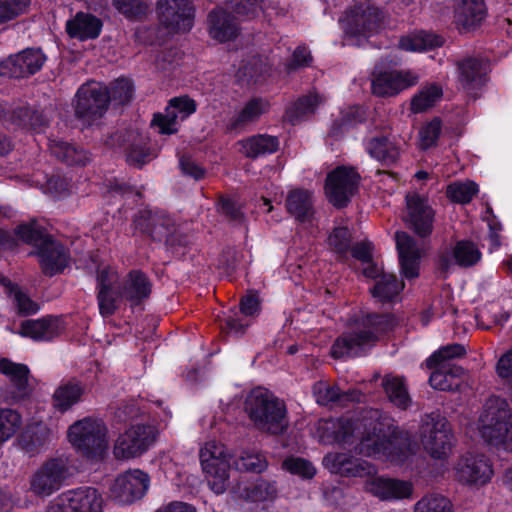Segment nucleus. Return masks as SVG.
I'll return each mask as SVG.
<instances>
[{
  "mask_svg": "<svg viewBox=\"0 0 512 512\" xmlns=\"http://www.w3.org/2000/svg\"><path fill=\"white\" fill-rule=\"evenodd\" d=\"M419 436L424 450L434 459L447 458L453 447L449 422L439 413H430L421 419Z\"/></svg>",
  "mask_w": 512,
  "mask_h": 512,
  "instance_id": "423d86ee",
  "label": "nucleus"
},
{
  "mask_svg": "<svg viewBox=\"0 0 512 512\" xmlns=\"http://www.w3.org/2000/svg\"><path fill=\"white\" fill-rule=\"evenodd\" d=\"M478 190V185L473 181H457L447 186L446 195L452 202L467 204L472 201Z\"/></svg>",
  "mask_w": 512,
  "mask_h": 512,
  "instance_id": "603ef678",
  "label": "nucleus"
},
{
  "mask_svg": "<svg viewBox=\"0 0 512 512\" xmlns=\"http://www.w3.org/2000/svg\"><path fill=\"white\" fill-rule=\"evenodd\" d=\"M235 465L240 471L261 473L267 468L268 463L262 454L246 451L236 460Z\"/></svg>",
  "mask_w": 512,
  "mask_h": 512,
  "instance_id": "bf43d9fd",
  "label": "nucleus"
},
{
  "mask_svg": "<svg viewBox=\"0 0 512 512\" xmlns=\"http://www.w3.org/2000/svg\"><path fill=\"white\" fill-rule=\"evenodd\" d=\"M404 288V283L397 280L393 274H381L375 285L371 288L374 298L381 302L393 300Z\"/></svg>",
  "mask_w": 512,
  "mask_h": 512,
  "instance_id": "c03bdc74",
  "label": "nucleus"
},
{
  "mask_svg": "<svg viewBox=\"0 0 512 512\" xmlns=\"http://www.w3.org/2000/svg\"><path fill=\"white\" fill-rule=\"evenodd\" d=\"M358 173L351 167H337L328 174L325 191L329 201L336 207L345 206L357 190Z\"/></svg>",
  "mask_w": 512,
  "mask_h": 512,
  "instance_id": "dca6fc26",
  "label": "nucleus"
},
{
  "mask_svg": "<svg viewBox=\"0 0 512 512\" xmlns=\"http://www.w3.org/2000/svg\"><path fill=\"white\" fill-rule=\"evenodd\" d=\"M16 235L23 242L32 244L38 249L50 238L35 220L19 225L16 229Z\"/></svg>",
  "mask_w": 512,
  "mask_h": 512,
  "instance_id": "864d4df0",
  "label": "nucleus"
},
{
  "mask_svg": "<svg viewBox=\"0 0 512 512\" xmlns=\"http://www.w3.org/2000/svg\"><path fill=\"white\" fill-rule=\"evenodd\" d=\"M313 394L316 402L324 406L337 402L341 403L343 399L348 398V395L340 393L337 386L324 381L317 382L313 386Z\"/></svg>",
  "mask_w": 512,
  "mask_h": 512,
  "instance_id": "6e6d98bb",
  "label": "nucleus"
},
{
  "mask_svg": "<svg viewBox=\"0 0 512 512\" xmlns=\"http://www.w3.org/2000/svg\"><path fill=\"white\" fill-rule=\"evenodd\" d=\"M31 0H0V25L26 13Z\"/></svg>",
  "mask_w": 512,
  "mask_h": 512,
  "instance_id": "052dcab7",
  "label": "nucleus"
},
{
  "mask_svg": "<svg viewBox=\"0 0 512 512\" xmlns=\"http://www.w3.org/2000/svg\"><path fill=\"white\" fill-rule=\"evenodd\" d=\"M453 258L459 266L470 267L481 259V252L470 241H459L453 249Z\"/></svg>",
  "mask_w": 512,
  "mask_h": 512,
  "instance_id": "5fc2aeb1",
  "label": "nucleus"
},
{
  "mask_svg": "<svg viewBox=\"0 0 512 512\" xmlns=\"http://www.w3.org/2000/svg\"><path fill=\"white\" fill-rule=\"evenodd\" d=\"M395 321L388 315H368L356 320L333 344L334 358L360 356L379 338L393 329Z\"/></svg>",
  "mask_w": 512,
  "mask_h": 512,
  "instance_id": "f03ea898",
  "label": "nucleus"
},
{
  "mask_svg": "<svg viewBox=\"0 0 512 512\" xmlns=\"http://www.w3.org/2000/svg\"><path fill=\"white\" fill-rule=\"evenodd\" d=\"M196 111V103L187 96L170 100L164 113L155 114L151 122L160 134H174L178 131L180 122L187 119Z\"/></svg>",
  "mask_w": 512,
  "mask_h": 512,
  "instance_id": "a211bd4d",
  "label": "nucleus"
},
{
  "mask_svg": "<svg viewBox=\"0 0 512 512\" xmlns=\"http://www.w3.org/2000/svg\"><path fill=\"white\" fill-rule=\"evenodd\" d=\"M119 291L121 292V302L127 300L131 306H134L149 296L151 284L145 274L135 270L128 274Z\"/></svg>",
  "mask_w": 512,
  "mask_h": 512,
  "instance_id": "72a5a7b5",
  "label": "nucleus"
},
{
  "mask_svg": "<svg viewBox=\"0 0 512 512\" xmlns=\"http://www.w3.org/2000/svg\"><path fill=\"white\" fill-rule=\"evenodd\" d=\"M465 354V348L460 344H451L441 347L434 352L427 360L426 365L428 368L433 369L435 366L443 368L453 367L450 360L462 357Z\"/></svg>",
  "mask_w": 512,
  "mask_h": 512,
  "instance_id": "3c124183",
  "label": "nucleus"
},
{
  "mask_svg": "<svg viewBox=\"0 0 512 512\" xmlns=\"http://www.w3.org/2000/svg\"><path fill=\"white\" fill-rule=\"evenodd\" d=\"M288 212L301 222L309 221L313 216V199L309 191L296 189L286 198Z\"/></svg>",
  "mask_w": 512,
  "mask_h": 512,
  "instance_id": "e433bc0d",
  "label": "nucleus"
},
{
  "mask_svg": "<svg viewBox=\"0 0 512 512\" xmlns=\"http://www.w3.org/2000/svg\"><path fill=\"white\" fill-rule=\"evenodd\" d=\"M10 120L18 126L32 129L35 132H41L47 124V118L42 113L27 107H20L14 110Z\"/></svg>",
  "mask_w": 512,
  "mask_h": 512,
  "instance_id": "a18cd8bd",
  "label": "nucleus"
},
{
  "mask_svg": "<svg viewBox=\"0 0 512 512\" xmlns=\"http://www.w3.org/2000/svg\"><path fill=\"white\" fill-rule=\"evenodd\" d=\"M37 254L43 272L50 276L62 271L69 263V255L64 246L51 237L38 249Z\"/></svg>",
  "mask_w": 512,
  "mask_h": 512,
  "instance_id": "c85d7f7f",
  "label": "nucleus"
},
{
  "mask_svg": "<svg viewBox=\"0 0 512 512\" xmlns=\"http://www.w3.org/2000/svg\"><path fill=\"white\" fill-rule=\"evenodd\" d=\"M201 466L210 488L222 494L229 486L230 454L226 447L216 441H208L200 449Z\"/></svg>",
  "mask_w": 512,
  "mask_h": 512,
  "instance_id": "0eeeda50",
  "label": "nucleus"
},
{
  "mask_svg": "<svg viewBox=\"0 0 512 512\" xmlns=\"http://www.w3.org/2000/svg\"><path fill=\"white\" fill-rule=\"evenodd\" d=\"M112 4L118 12L130 19L144 16L149 8L147 0H112Z\"/></svg>",
  "mask_w": 512,
  "mask_h": 512,
  "instance_id": "680f3d73",
  "label": "nucleus"
},
{
  "mask_svg": "<svg viewBox=\"0 0 512 512\" xmlns=\"http://www.w3.org/2000/svg\"><path fill=\"white\" fill-rule=\"evenodd\" d=\"M239 152L249 158H256L277 151L279 141L276 137L260 134L238 141Z\"/></svg>",
  "mask_w": 512,
  "mask_h": 512,
  "instance_id": "f704fd0d",
  "label": "nucleus"
},
{
  "mask_svg": "<svg viewBox=\"0 0 512 512\" xmlns=\"http://www.w3.org/2000/svg\"><path fill=\"white\" fill-rule=\"evenodd\" d=\"M435 371L429 378L430 385L434 389L442 391H453L459 387L460 376L463 369L459 366L446 367L435 366Z\"/></svg>",
  "mask_w": 512,
  "mask_h": 512,
  "instance_id": "a19ab883",
  "label": "nucleus"
},
{
  "mask_svg": "<svg viewBox=\"0 0 512 512\" xmlns=\"http://www.w3.org/2000/svg\"><path fill=\"white\" fill-rule=\"evenodd\" d=\"M455 479L469 487H482L488 484L494 471L489 459L482 454L467 453L461 456L454 466Z\"/></svg>",
  "mask_w": 512,
  "mask_h": 512,
  "instance_id": "f8f14e48",
  "label": "nucleus"
},
{
  "mask_svg": "<svg viewBox=\"0 0 512 512\" xmlns=\"http://www.w3.org/2000/svg\"><path fill=\"white\" fill-rule=\"evenodd\" d=\"M107 87L97 82L83 84L76 93L75 115L84 124L100 119L108 108Z\"/></svg>",
  "mask_w": 512,
  "mask_h": 512,
  "instance_id": "1a4fd4ad",
  "label": "nucleus"
},
{
  "mask_svg": "<svg viewBox=\"0 0 512 512\" xmlns=\"http://www.w3.org/2000/svg\"><path fill=\"white\" fill-rule=\"evenodd\" d=\"M159 431L154 425L134 424L119 435L114 445L117 459H130L145 453L156 441Z\"/></svg>",
  "mask_w": 512,
  "mask_h": 512,
  "instance_id": "9d476101",
  "label": "nucleus"
},
{
  "mask_svg": "<svg viewBox=\"0 0 512 512\" xmlns=\"http://www.w3.org/2000/svg\"><path fill=\"white\" fill-rule=\"evenodd\" d=\"M69 476L66 458L49 459L31 474L29 492L38 497H48L58 491Z\"/></svg>",
  "mask_w": 512,
  "mask_h": 512,
  "instance_id": "6e6552de",
  "label": "nucleus"
},
{
  "mask_svg": "<svg viewBox=\"0 0 512 512\" xmlns=\"http://www.w3.org/2000/svg\"><path fill=\"white\" fill-rule=\"evenodd\" d=\"M49 149L55 157L59 158L60 160L66 162L69 165H84L89 160L86 151L82 149H77L76 147L70 145L69 143L61 140H50Z\"/></svg>",
  "mask_w": 512,
  "mask_h": 512,
  "instance_id": "79ce46f5",
  "label": "nucleus"
},
{
  "mask_svg": "<svg viewBox=\"0 0 512 512\" xmlns=\"http://www.w3.org/2000/svg\"><path fill=\"white\" fill-rule=\"evenodd\" d=\"M283 467L292 474L303 478H312L316 470L307 460L302 458H289L283 462Z\"/></svg>",
  "mask_w": 512,
  "mask_h": 512,
  "instance_id": "69168bd1",
  "label": "nucleus"
},
{
  "mask_svg": "<svg viewBox=\"0 0 512 512\" xmlns=\"http://www.w3.org/2000/svg\"><path fill=\"white\" fill-rule=\"evenodd\" d=\"M322 99L316 94H310L299 98L286 110V117L295 124L307 115L314 113Z\"/></svg>",
  "mask_w": 512,
  "mask_h": 512,
  "instance_id": "09e8293b",
  "label": "nucleus"
},
{
  "mask_svg": "<svg viewBox=\"0 0 512 512\" xmlns=\"http://www.w3.org/2000/svg\"><path fill=\"white\" fill-rule=\"evenodd\" d=\"M316 435L324 444L354 446L360 455L395 464L404 463L416 448L408 437L395 434L380 420L378 411L366 412L356 419L319 420Z\"/></svg>",
  "mask_w": 512,
  "mask_h": 512,
  "instance_id": "f257e3e1",
  "label": "nucleus"
},
{
  "mask_svg": "<svg viewBox=\"0 0 512 512\" xmlns=\"http://www.w3.org/2000/svg\"><path fill=\"white\" fill-rule=\"evenodd\" d=\"M414 512H452V505L446 497L431 494L416 503Z\"/></svg>",
  "mask_w": 512,
  "mask_h": 512,
  "instance_id": "13d9d810",
  "label": "nucleus"
},
{
  "mask_svg": "<svg viewBox=\"0 0 512 512\" xmlns=\"http://www.w3.org/2000/svg\"><path fill=\"white\" fill-rule=\"evenodd\" d=\"M364 489L380 500L392 501L409 498L413 492L411 482L375 475L369 476Z\"/></svg>",
  "mask_w": 512,
  "mask_h": 512,
  "instance_id": "5701e85b",
  "label": "nucleus"
},
{
  "mask_svg": "<svg viewBox=\"0 0 512 512\" xmlns=\"http://www.w3.org/2000/svg\"><path fill=\"white\" fill-rule=\"evenodd\" d=\"M52 433L47 425H30L22 436L23 447L29 453H35L51 440Z\"/></svg>",
  "mask_w": 512,
  "mask_h": 512,
  "instance_id": "37998d69",
  "label": "nucleus"
},
{
  "mask_svg": "<svg viewBox=\"0 0 512 512\" xmlns=\"http://www.w3.org/2000/svg\"><path fill=\"white\" fill-rule=\"evenodd\" d=\"M0 282L8 288L13 304L17 308L19 314L30 315L39 311L40 306L33 301L24 291L17 286H12L10 281L0 275Z\"/></svg>",
  "mask_w": 512,
  "mask_h": 512,
  "instance_id": "de8ad7c7",
  "label": "nucleus"
},
{
  "mask_svg": "<svg viewBox=\"0 0 512 512\" xmlns=\"http://www.w3.org/2000/svg\"><path fill=\"white\" fill-rule=\"evenodd\" d=\"M21 425L22 418L16 410L0 408V446L11 439Z\"/></svg>",
  "mask_w": 512,
  "mask_h": 512,
  "instance_id": "8fccbe9b",
  "label": "nucleus"
},
{
  "mask_svg": "<svg viewBox=\"0 0 512 512\" xmlns=\"http://www.w3.org/2000/svg\"><path fill=\"white\" fill-rule=\"evenodd\" d=\"M159 469L172 484L179 486L182 483L183 469L170 456H160Z\"/></svg>",
  "mask_w": 512,
  "mask_h": 512,
  "instance_id": "e2e57ef3",
  "label": "nucleus"
},
{
  "mask_svg": "<svg viewBox=\"0 0 512 512\" xmlns=\"http://www.w3.org/2000/svg\"><path fill=\"white\" fill-rule=\"evenodd\" d=\"M442 88L437 84H429L416 94L411 100V110L421 113L434 106L442 97Z\"/></svg>",
  "mask_w": 512,
  "mask_h": 512,
  "instance_id": "49530a36",
  "label": "nucleus"
},
{
  "mask_svg": "<svg viewBox=\"0 0 512 512\" xmlns=\"http://www.w3.org/2000/svg\"><path fill=\"white\" fill-rule=\"evenodd\" d=\"M395 240L403 275L408 279L417 277L420 259L417 243L406 232H396Z\"/></svg>",
  "mask_w": 512,
  "mask_h": 512,
  "instance_id": "cd10ccee",
  "label": "nucleus"
},
{
  "mask_svg": "<svg viewBox=\"0 0 512 512\" xmlns=\"http://www.w3.org/2000/svg\"><path fill=\"white\" fill-rule=\"evenodd\" d=\"M68 440L85 457L99 459L108 448L107 428L101 420L87 417L69 427Z\"/></svg>",
  "mask_w": 512,
  "mask_h": 512,
  "instance_id": "39448f33",
  "label": "nucleus"
},
{
  "mask_svg": "<svg viewBox=\"0 0 512 512\" xmlns=\"http://www.w3.org/2000/svg\"><path fill=\"white\" fill-rule=\"evenodd\" d=\"M419 75L411 70H377L372 74V93L378 97H394L403 90L415 86Z\"/></svg>",
  "mask_w": 512,
  "mask_h": 512,
  "instance_id": "4468645a",
  "label": "nucleus"
},
{
  "mask_svg": "<svg viewBox=\"0 0 512 512\" xmlns=\"http://www.w3.org/2000/svg\"><path fill=\"white\" fill-rule=\"evenodd\" d=\"M330 247L338 253H344L350 246V233L347 227H336L328 238Z\"/></svg>",
  "mask_w": 512,
  "mask_h": 512,
  "instance_id": "774afa93",
  "label": "nucleus"
},
{
  "mask_svg": "<svg viewBox=\"0 0 512 512\" xmlns=\"http://www.w3.org/2000/svg\"><path fill=\"white\" fill-rule=\"evenodd\" d=\"M383 389L389 401L396 407L405 410L411 404L404 379L396 375H386L382 380Z\"/></svg>",
  "mask_w": 512,
  "mask_h": 512,
  "instance_id": "58836bf2",
  "label": "nucleus"
},
{
  "mask_svg": "<svg viewBox=\"0 0 512 512\" xmlns=\"http://www.w3.org/2000/svg\"><path fill=\"white\" fill-rule=\"evenodd\" d=\"M45 60V55L39 49H26L2 61L0 74L11 78L28 77L39 71Z\"/></svg>",
  "mask_w": 512,
  "mask_h": 512,
  "instance_id": "412c9836",
  "label": "nucleus"
},
{
  "mask_svg": "<svg viewBox=\"0 0 512 512\" xmlns=\"http://www.w3.org/2000/svg\"><path fill=\"white\" fill-rule=\"evenodd\" d=\"M159 21L171 32H186L193 24L189 0H157Z\"/></svg>",
  "mask_w": 512,
  "mask_h": 512,
  "instance_id": "6ab92c4d",
  "label": "nucleus"
},
{
  "mask_svg": "<svg viewBox=\"0 0 512 512\" xmlns=\"http://www.w3.org/2000/svg\"><path fill=\"white\" fill-rule=\"evenodd\" d=\"M135 228L157 241L167 240L174 231L172 219L162 212L143 210L134 220Z\"/></svg>",
  "mask_w": 512,
  "mask_h": 512,
  "instance_id": "b1692460",
  "label": "nucleus"
},
{
  "mask_svg": "<svg viewBox=\"0 0 512 512\" xmlns=\"http://www.w3.org/2000/svg\"><path fill=\"white\" fill-rule=\"evenodd\" d=\"M246 411L255 426L270 434H281L288 427L283 401L262 389L253 390L246 401Z\"/></svg>",
  "mask_w": 512,
  "mask_h": 512,
  "instance_id": "20e7f679",
  "label": "nucleus"
},
{
  "mask_svg": "<svg viewBox=\"0 0 512 512\" xmlns=\"http://www.w3.org/2000/svg\"><path fill=\"white\" fill-rule=\"evenodd\" d=\"M405 201L404 221L418 236L430 235L433 230L435 211L428 199L417 192H409Z\"/></svg>",
  "mask_w": 512,
  "mask_h": 512,
  "instance_id": "2eb2a0df",
  "label": "nucleus"
},
{
  "mask_svg": "<svg viewBox=\"0 0 512 512\" xmlns=\"http://www.w3.org/2000/svg\"><path fill=\"white\" fill-rule=\"evenodd\" d=\"M0 373L9 380V384L0 388V398L4 402L16 403L29 395V369L26 365L2 358L0 360Z\"/></svg>",
  "mask_w": 512,
  "mask_h": 512,
  "instance_id": "f3484780",
  "label": "nucleus"
},
{
  "mask_svg": "<svg viewBox=\"0 0 512 512\" xmlns=\"http://www.w3.org/2000/svg\"><path fill=\"white\" fill-rule=\"evenodd\" d=\"M478 429L490 446L512 451V414L506 400L499 397L487 400L479 417Z\"/></svg>",
  "mask_w": 512,
  "mask_h": 512,
  "instance_id": "7ed1b4c3",
  "label": "nucleus"
},
{
  "mask_svg": "<svg viewBox=\"0 0 512 512\" xmlns=\"http://www.w3.org/2000/svg\"><path fill=\"white\" fill-rule=\"evenodd\" d=\"M84 387L78 381H68L58 386L53 394V404L61 412L80 402Z\"/></svg>",
  "mask_w": 512,
  "mask_h": 512,
  "instance_id": "4c0bfd02",
  "label": "nucleus"
},
{
  "mask_svg": "<svg viewBox=\"0 0 512 512\" xmlns=\"http://www.w3.org/2000/svg\"><path fill=\"white\" fill-rule=\"evenodd\" d=\"M150 485L147 473L135 469L119 475L111 486V495L119 503H131L145 495Z\"/></svg>",
  "mask_w": 512,
  "mask_h": 512,
  "instance_id": "aec40b11",
  "label": "nucleus"
},
{
  "mask_svg": "<svg viewBox=\"0 0 512 512\" xmlns=\"http://www.w3.org/2000/svg\"><path fill=\"white\" fill-rule=\"evenodd\" d=\"M270 109V102L261 97H254L243 104L229 123L230 130L243 129L256 123Z\"/></svg>",
  "mask_w": 512,
  "mask_h": 512,
  "instance_id": "7c9ffc66",
  "label": "nucleus"
},
{
  "mask_svg": "<svg viewBox=\"0 0 512 512\" xmlns=\"http://www.w3.org/2000/svg\"><path fill=\"white\" fill-rule=\"evenodd\" d=\"M64 330L65 324L62 318L46 316L24 321L21 324L20 334L36 341H51L59 337Z\"/></svg>",
  "mask_w": 512,
  "mask_h": 512,
  "instance_id": "393cba45",
  "label": "nucleus"
},
{
  "mask_svg": "<svg viewBox=\"0 0 512 512\" xmlns=\"http://www.w3.org/2000/svg\"><path fill=\"white\" fill-rule=\"evenodd\" d=\"M383 21L384 14L379 8L370 4L361 5L352 13L349 32L369 36L381 28Z\"/></svg>",
  "mask_w": 512,
  "mask_h": 512,
  "instance_id": "a878e982",
  "label": "nucleus"
},
{
  "mask_svg": "<svg viewBox=\"0 0 512 512\" xmlns=\"http://www.w3.org/2000/svg\"><path fill=\"white\" fill-rule=\"evenodd\" d=\"M441 131V122L439 119H433L431 122L424 125L420 132V146L422 149H428L432 147Z\"/></svg>",
  "mask_w": 512,
  "mask_h": 512,
  "instance_id": "338daca9",
  "label": "nucleus"
},
{
  "mask_svg": "<svg viewBox=\"0 0 512 512\" xmlns=\"http://www.w3.org/2000/svg\"><path fill=\"white\" fill-rule=\"evenodd\" d=\"M366 150L371 157L390 165L396 162L399 157V147L386 137H375L367 141Z\"/></svg>",
  "mask_w": 512,
  "mask_h": 512,
  "instance_id": "ea45409f",
  "label": "nucleus"
},
{
  "mask_svg": "<svg viewBox=\"0 0 512 512\" xmlns=\"http://www.w3.org/2000/svg\"><path fill=\"white\" fill-rule=\"evenodd\" d=\"M101 494L93 487L63 492L48 506L46 512H103Z\"/></svg>",
  "mask_w": 512,
  "mask_h": 512,
  "instance_id": "9b49d317",
  "label": "nucleus"
},
{
  "mask_svg": "<svg viewBox=\"0 0 512 512\" xmlns=\"http://www.w3.org/2000/svg\"><path fill=\"white\" fill-rule=\"evenodd\" d=\"M109 101L117 105L128 103L133 96L134 86L130 79L119 78L110 84L107 88Z\"/></svg>",
  "mask_w": 512,
  "mask_h": 512,
  "instance_id": "4d7b16f0",
  "label": "nucleus"
},
{
  "mask_svg": "<svg viewBox=\"0 0 512 512\" xmlns=\"http://www.w3.org/2000/svg\"><path fill=\"white\" fill-rule=\"evenodd\" d=\"M323 465L334 474L343 477H369L377 473L370 462L354 458L346 453H329L323 458Z\"/></svg>",
  "mask_w": 512,
  "mask_h": 512,
  "instance_id": "4be33fe9",
  "label": "nucleus"
},
{
  "mask_svg": "<svg viewBox=\"0 0 512 512\" xmlns=\"http://www.w3.org/2000/svg\"><path fill=\"white\" fill-rule=\"evenodd\" d=\"M276 492L274 483L261 480L248 488L247 497L254 502L265 501L273 499Z\"/></svg>",
  "mask_w": 512,
  "mask_h": 512,
  "instance_id": "0e129e2a",
  "label": "nucleus"
},
{
  "mask_svg": "<svg viewBox=\"0 0 512 512\" xmlns=\"http://www.w3.org/2000/svg\"><path fill=\"white\" fill-rule=\"evenodd\" d=\"M443 44V39L433 33L416 31L400 38L398 47L407 52H424Z\"/></svg>",
  "mask_w": 512,
  "mask_h": 512,
  "instance_id": "c9c22d12",
  "label": "nucleus"
},
{
  "mask_svg": "<svg viewBox=\"0 0 512 512\" xmlns=\"http://www.w3.org/2000/svg\"><path fill=\"white\" fill-rule=\"evenodd\" d=\"M208 27L211 38L219 42L232 40L238 33L235 19L222 9H215L209 14Z\"/></svg>",
  "mask_w": 512,
  "mask_h": 512,
  "instance_id": "473e14b6",
  "label": "nucleus"
},
{
  "mask_svg": "<svg viewBox=\"0 0 512 512\" xmlns=\"http://www.w3.org/2000/svg\"><path fill=\"white\" fill-rule=\"evenodd\" d=\"M485 16L484 0H455L454 22L459 29H474L482 23Z\"/></svg>",
  "mask_w": 512,
  "mask_h": 512,
  "instance_id": "bb28decb",
  "label": "nucleus"
},
{
  "mask_svg": "<svg viewBox=\"0 0 512 512\" xmlns=\"http://www.w3.org/2000/svg\"><path fill=\"white\" fill-rule=\"evenodd\" d=\"M459 81L463 89L475 95L485 82L486 66L477 59H466L459 63Z\"/></svg>",
  "mask_w": 512,
  "mask_h": 512,
  "instance_id": "2f4dec72",
  "label": "nucleus"
},
{
  "mask_svg": "<svg viewBox=\"0 0 512 512\" xmlns=\"http://www.w3.org/2000/svg\"><path fill=\"white\" fill-rule=\"evenodd\" d=\"M119 274L112 266L101 264L97 270V302L102 317L112 316L121 303Z\"/></svg>",
  "mask_w": 512,
  "mask_h": 512,
  "instance_id": "ddd939ff",
  "label": "nucleus"
},
{
  "mask_svg": "<svg viewBox=\"0 0 512 512\" xmlns=\"http://www.w3.org/2000/svg\"><path fill=\"white\" fill-rule=\"evenodd\" d=\"M101 30V20L89 13L78 12L66 22L67 34L80 41L97 38Z\"/></svg>",
  "mask_w": 512,
  "mask_h": 512,
  "instance_id": "c756f323",
  "label": "nucleus"
}]
</instances>
